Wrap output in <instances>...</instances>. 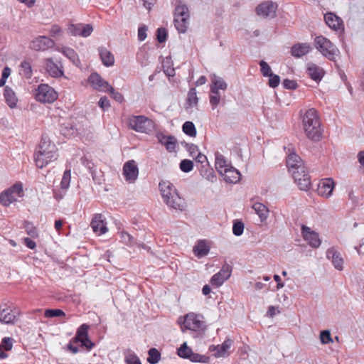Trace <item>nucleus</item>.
<instances>
[{
    "label": "nucleus",
    "mask_w": 364,
    "mask_h": 364,
    "mask_svg": "<svg viewBox=\"0 0 364 364\" xmlns=\"http://www.w3.org/2000/svg\"><path fill=\"white\" fill-rule=\"evenodd\" d=\"M57 152L58 149L55 144L51 141L47 135H42L34 154L36 166L43 168L48 164L55 161L58 158Z\"/></svg>",
    "instance_id": "f257e3e1"
},
{
    "label": "nucleus",
    "mask_w": 364,
    "mask_h": 364,
    "mask_svg": "<svg viewBox=\"0 0 364 364\" xmlns=\"http://www.w3.org/2000/svg\"><path fill=\"white\" fill-rule=\"evenodd\" d=\"M90 328V325L87 323L82 324L77 329L75 337L66 345L65 349L73 354L85 350L90 351L91 349V340L88 336Z\"/></svg>",
    "instance_id": "f03ea898"
},
{
    "label": "nucleus",
    "mask_w": 364,
    "mask_h": 364,
    "mask_svg": "<svg viewBox=\"0 0 364 364\" xmlns=\"http://www.w3.org/2000/svg\"><path fill=\"white\" fill-rule=\"evenodd\" d=\"M302 127L306 136L314 141H318L321 137V122L317 111L311 108L302 116Z\"/></svg>",
    "instance_id": "7ed1b4c3"
},
{
    "label": "nucleus",
    "mask_w": 364,
    "mask_h": 364,
    "mask_svg": "<svg viewBox=\"0 0 364 364\" xmlns=\"http://www.w3.org/2000/svg\"><path fill=\"white\" fill-rule=\"evenodd\" d=\"M314 44L321 53L330 60H335L336 56L339 53L337 47L324 36L316 37Z\"/></svg>",
    "instance_id": "20e7f679"
},
{
    "label": "nucleus",
    "mask_w": 364,
    "mask_h": 364,
    "mask_svg": "<svg viewBox=\"0 0 364 364\" xmlns=\"http://www.w3.org/2000/svg\"><path fill=\"white\" fill-rule=\"evenodd\" d=\"M189 10L188 7L180 3L175 9L174 24L179 33L186 32L189 22Z\"/></svg>",
    "instance_id": "39448f33"
},
{
    "label": "nucleus",
    "mask_w": 364,
    "mask_h": 364,
    "mask_svg": "<svg viewBox=\"0 0 364 364\" xmlns=\"http://www.w3.org/2000/svg\"><path fill=\"white\" fill-rule=\"evenodd\" d=\"M23 195V186L21 183H16L0 194V203L4 206H9L17 198Z\"/></svg>",
    "instance_id": "423d86ee"
},
{
    "label": "nucleus",
    "mask_w": 364,
    "mask_h": 364,
    "mask_svg": "<svg viewBox=\"0 0 364 364\" xmlns=\"http://www.w3.org/2000/svg\"><path fill=\"white\" fill-rule=\"evenodd\" d=\"M36 99L42 103H53L58 99V93L48 85L41 84L36 90Z\"/></svg>",
    "instance_id": "0eeeda50"
},
{
    "label": "nucleus",
    "mask_w": 364,
    "mask_h": 364,
    "mask_svg": "<svg viewBox=\"0 0 364 364\" xmlns=\"http://www.w3.org/2000/svg\"><path fill=\"white\" fill-rule=\"evenodd\" d=\"M129 127L138 132L148 133L153 128L151 120L144 116H132L129 119Z\"/></svg>",
    "instance_id": "6e6552de"
},
{
    "label": "nucleus",
    "mask_w": 364,
    "mask_h": 364,
    "mask_svg": "<svg viewBox=\"0 0 364 364\" xmlns=\"http://www.w3.org/2000/svg\"><path fill=\"white\" fill-rule=\"evenodd\" d=\"M290 173L301 190L307 191L310 188V176L306 171L305 166L303 170L293 169Z\"/></svg>",
    "instance_id": "1a4fd4ad"
},
{
    "label": "nucleus",
    "mask_w": 364,
    "mask_h": 364,
    "mask_svg": "<svg viewBox=\"0 0 364 364\" xmlns=\"http://www.w3.org/2000/svg\"><path fill=\"white\" fill-rule=\"evenodd\" d=\"M277 10V4L272 1L261 3L256 7V13L263 18H274Z\"/></svg>",
    "instance_id": "9d476101"
},
{
    "label": "nucleus",
    "mask_w": 364,
    "mask_h": 364,
    "mask_svg": "<svg viewBox=\"0 0 364 364\" xmlns=\"http://www.w3.org/2000/svg\"><path fill=\"white\" fill-rule=\"evenodd\" d=\"M232 267L231 265L228 263L223 264L220 272L212 277L210 280L211 284L217 287L221 286L230 278L232 274Z\"/></svg>",
    "instance_id": "9b49d317"
},
{
    "label": "nucleus",
    "mask_w": 364,
    "mask_h": 364,
    "mask_svg": "<svg viewBox=\"0 0 364 364\" xmlns=\"http://www.w3.org/2000/svg\"><path fill=\"white\" fill-rule=\"evenodd\" d=\"M122 174L127 182L136 181L139 176V168L134 160H129L124 164Z\"/></svg>",
    "instance_id": "f8f14e48"
},
{
    "label": "nucleus",
    "mask_w": 364,
    "mask_h": 364,
    "mask_svg": "<svg viewBox=\"0 0 364 364\" xmlns=\"http://www.w3.org/2000/svg\"><path fill=\"white\" fill-rule=\"evenodd\" d=\"M54 45L55 42L51 38L41 36L31 41L29 47L36 51H45L53 47Z\"/></svg>",
    "instance_id": "ddd939ff"
},
{
    "label": "nucleus",
    "mask_w": 364,
    "mask_h": 364,
    "mask_svg": "<svg viewBox=\"0 0 364 364\" xmlns=\"http://www.w3.org/2000/svg\"><path fill=\"white\" fill-rule=\"evenodd\" d=\"M203 316L194 313L188 314L183 321V326L186 329L198 331L202 328L203 322Z\"/></svg>",
    "instance_id": "4468645a"
},
{
    "label": "nucleus",
    "mask_w": 364,
    "mask_h": 364,
    "mask_svg": "<svg viewBox=\"0 0 364 364\" xmlns=\"http://www.w3.org/2000/svg\"><path fill=\"white\" fill-rule=\"evenodd\" d=\"M301 234L304 239L313 248H317L321 245V240L318 234L312 230L310 228L303 225L301 226Z\"/></svg>",
    "instance_id": "2eb2a0df"
},
{
    "label": "nucleus",
    "mask_w": 364,
    "mask_h": 364,
    "mask_svg": "<svg viewBox=\"0 0 364 364\" xmlns=\"http://www.w3.org/2000/svg\"><path fill=\"white\" fill-rule=\"evenodd\" d=\"M68 32L73 36L87 37L91 34V26L83 23H71L68 27Z\"/></svg>",
    "instance_id": "dca6fc26"
},
{
    "label": "nucleus",
    "mask_w": 364,
    "mask_h": 364,
    "mask_svg": "<svg viewBox=\"0 0 364 364\" xmlns=\"http://www.w3.org/2000/svg\"><path fill=\"white\" fill-rule=\"evenodd\" d=\"M43 66L46 72L53 77H59L63 75L62 65L55 63L51 58L43 60Z\"/></svg>",
    "instance_id": "f3484780"
},
{
    "label": "nucleus",
    "mask_w": 364,
    "mask_h": 364,
    "mask_svg": "<svg viewBox=\"0 0 364 364\" xmlns=\"http://www.w3.org/2000/svg\"><path fill=\"white\" fill-rule=\"evenodd\" d=\"M17 318V315L14 310L6 304L0 306V321L4 324L14 323Z\"/></svg>",
    "instance_id": "a211bd4d"
},
{
    "label": "nucleus",
    "mask_w": 364,
    "mask_h": 364,
    "mask_svg": "<svg viewBox=\"0 0 364 364\" xmlns=\"http://www.w3.org/2000/svg\"><path fill=\"white\" fill-rule=\"evenodd\" d=\"M108 231L105 218L100 213L95 214L92 218V232L101 235Z\"/></svg>",
    "instance_id": "6ab92c4d"
},
{
    "label": "nucleus",
    "mask_w": 364,
    "mask_h": 364,
    "mask_svg": "<svg viewBox=\"0 0 364 364\" xmlns=\"http://www.w3.org/2000/svg\"><path fill=\"white\" fill-rule=\"evenodd\" d=\"M326 24L333 30L343 31L344 30L343 20L333 13H327L324 16Z\"/></svg>",
    "instance_id": "aec40b11"
},
{
    "label": "nucleus",
    "mask_w": 364,
    "mask_h": 364,
    "mask_svg": "<svg viewBox=\"0 0 364 364\" xmlns=\"http://www.w3.org/2000/svg\"><path fill=\"white\" fill-rule=\"evenodd\" d=\"M334 188V182L331 178L322 179L318 183V193L326 198L331 196Z\"/></svg>",
    "instance_id": "412c9836"
},
{
    "label": "nucleus",
    "mask_w": 364,
    "mask_h": 364,
    "mask_svg": "<svg viewBox=\"0 0 364 364\" xmlns=\"http://www.w3.org/2000/svg\"><path fill=\"white\" fill-rule=\"evenodd\" d=\"M164 203L171 208L183 211L186 204L183 198H181L178 193H173L171 198L166 199Z\"/></svg>",
    "instance_id": "4be33fe9"
},
{
    "label": "nucleus",
    "mask_w": 364,
    "mask_h": 364,
    "mask_svg": "<svg viewBox=\"0 0 364 364\" xmlns=\"http://www.w3.org/2000/svg\"><path fill=\"white\" fill-rule=\"evenodd\" d=\"M287 166L289 172L293 171V169L303 170L304 169V161L299 156L295 153L289 154L287 158Z\"/></svg>",
    "instance_id": "5701e85b"
},
{
    "label": "nucleus",
    "mask_w": 364,
    "mask_h": 364,
    "mask_svg": "<svg viewBox=\"0 0 364 364\" xmlns=\"http://www.w3.org/2000/svg\"><path fill=\"white\" fill-rule=\"evenodd\" d=\"M92 87L100 92H107L111 87L108 82L105 81L97 73H92Z\"/></svg>",
    "instance_id": "b1692460"
},
{
    "label": "nucleus",
    "mask_w": 364,
    "mask_h": 364,
    "mask_svg": "<svg viewBox=\"0 0 364 364\" xmlns=\"http://www.w3.org/2000/svg\"><path fill=\"white\" fill-rule=\"evenodd\" d=\"M326 257L331 259L334 267L338 270L343 269V259L340 253L335 250L333 247L329 248L326 252Z\"/></svg>",
    "instance_id": "393cba45"
},
{
    "label": "nucleus",
    "mask_w": 364,
    "mask_h": 364,
    "mask_svg": "<svg viewBox=\"0 0 364 364\" xmlns=\"http://www.w3.org/2000/svg\"><path fill=\"white\" fill-rule=\"evenodd\" d=\"M311 50V46L306 43H298L291 48V54L295 58H301L306 55Z\"/></svg>",
    "instance_id": "a878e982"
},
{
    "label": "nucleus",
    "mask_w": 364,
    "mask_h": 364,
    "mask_svg": "<svg viewBox=\"0 0 364 364\" xmlns=\"http://www.w3.org/2000/svg\"><path fill=\"white\" fill-rule=\"evenodd\" d=\"M99 56L102 64L106 67H109L114 63V57L113 54L105 47L98 48Z\"/></svg>",
    "instance_id": "bb28decb"
},
{
    "label": "nucleus",
    "mask_w": 364,
    "mask_h": 364,
    "mask_svg": "<svg viewBox=\"0 0 364 364\" xmlns=\"http://www.w3.org/2000/svg\"><path fill=\"white\" fill-rule=\"evenodd\" d=\"M210 80L212 82L210 85V91L213 94H217V90H225L228 87V85L225 80L215 74L210 76Z\"/></svg>",
    "instance_id": "cd10ccee"
},
{
    "label": "nucleus",
    "mask_w": 364,
    "mask_h": 364,
    "mask_svg": "<svg viewBox=\"0 0 364 364\" xmlns=\"http://www.w3.org/2000/svg\"><path fill=\"white\" fill-rule=\"evenodd\" d=\"M222 176L224 177V180L228 183H235L240 181V173L232 166L228 167V170H225Z\"/></svg>",
    "instance_id": "c85d7f7f"
},
{
    "label": "nucleus",
    "mask_w": 364,
    "mask_h": 364,
    "mask_svg": "<svg viewBox=\"0 0 364 364\" xmlns=\"http://www.w3.org/2000/svg\"><path fill=\"white\" fill-rule=\"evenodd\" d=\"M159 188L164 202L171 197L173 193H177L174 186L169 181H161L159 183Z\"/></svg>",
    "instance_id": "c756f323"
},
{
    "label": "nucleus",
    "mask_w": 364,
    "mask_h": 364,
    "mask_svg": "<svg viewBox=\"0 0 364 364\" xmlns=\"http://www.w3.org/2000/svg\"><path fill=\"white\" fill-rule=\"evenodd\" d=\"M232 344L230 339L225 340L222 345L213 346V351H215L214 356L215 358L225 357L228 355V351Z\"/></svg>",
    "instance_id": "7c9ffc66"
},
{
    "label": "nucleus",
    "mask_w": 364,
    "mask_h": 364,
    "mask_svg": "<svg viewBox=\"0 0 364 364\" xmlns=\"http://www.w3.org/2000/svg\"><path fill=\"white\" fill-rule=\"evenodd\" d=\"M307 73L312 80L318 81L321 80L323 70L316 64L311 63L308 64Z\"/></svg>",
    "instance_id": "2f4dec72"
},
{
    "label": "nucleus",
    "mask_w": 364,
    "mask_h": 364,
    "mask_svg": "<svg viewBox=\"0 0 364 364\" xmlns=\"http://www.w3.org/2000/svg\"><path fill=\"white\" fill-rule=\"evenodd\" d=\"M159 141L166 146L169 152L175 151L176 139L173 136L159 135L158 136Z\"/></svg>",
    "instance_id": "473e14b6"
},
{
    "label": "nucleus",
    "mask_w": 364,
    "mask_h": 364,
    "mask_svg": "<svg viewBox=\"0 0 364 364\" xmlns=\"http://www.w3.org/2000/svg\"><path fill=\"white\" fill-rule=\"evenodd\" d=\"M4 96L8 106L10 108L13 109L16 107L18 99L15 92L11 87L6 86L4 88Z\"/></svg>",
    "instance_id": "72a5a7b5"
},
{
    "label": "nucleus",
    "mask_w": 364,
    "mask_h": 364,
    "mask_svg": "<svg viewBox=\"0 0 364 364\" xmlns=\"http://www.w3.org/2000/svg\"><path fill=\"white\" fill-rule=\"evenodd\" d=\"M252 208L255 213L258 215L261 222H264L267 220L269 216V209L267 206L261 203H255L252 205Z\"/></svg>",
    "instance_id": "f704fd0d"
},
{
    "label": "nucleus",
    "mask_w": 364,
    "mask_h": 364,
    "mask_svg": "<svg viewBox=\"0 0 364 364\" xmlns=\"http://www.w3.org/2000/svg\"><path fill=\"white\" fill-rule=\"evenodd\" d=\"M60 52L66 56L74 65L77 67H80V60L76 52L70 48L63 47Z\"/></svg>",
    "instance_id": "c9c22d12"
},
{
    "label": "nucleus",
    "mask_w": 364,
    "mask_h": 364,
    "mask_svg": "<svg viewBox=\"0 0 364 364\" xmlns=\"http://www.w3.org/2000/svg\"><path fill=\"white\" fill-rule=\"evenodd\" d=\"M230 164H228L225 159V157L217 153L215 154V166L217 170V171L221 175L223 172H224L225 170H228V167H230Z\"/></svg>",
    "instance_id": "e433bc0d"
},
{
    "label": "nucleus",
    "mask_w": 364,
    "mask_h": 364,
    "mask_svg": "<svg viewBox=\"0 0 364 364\" xmlns=\"http://www.w3.org/2000/svg\"><path fill=\"white\" fill-rule=\"evenodd\" d=\"M209 251L210 247L204 241H200L198 245L193 247L194 254L199 258L207 255Z\"/></svg>",
    "instance_id": "4c0bfd02"
},
{
    "label": "nucleus",
    "mask_w": 364,
    "mask_h": 364,
    "mask_svg": "<svg viewBox=\"0 0 364 364\" xmlns=\"http://www.w3.org/2000/svg\"><path fill=\"white\" fill-rule=\"evenodd\" d=\"M198 102V98L196 95V90L195 88H191L188 93V97H187V104L188 106L186 107V109L196 105Z\"/></svg>",
    "instance_id": "58836bf2"
},
{
    "label": "nucleus",
    "mask_w": 364,
    "mask_h": 364,
    "mask_svg": "<svg viewBox=\"0 0 364 364\" xmlns=\"http://www.w3.org/2000/svg\"><path fill=\"white\" fill-rule=\"evenodd\" d=\"M183 132L190 136H192V137H194L196 136V134H197V132H196V127L194 125V124L192 122H186L183 124Z\"/></svg>",
    "instance_id": "ea45409f"
},
{
    "label": "nucleus",
    "mask_w": 364,
    "mask_h": 364,
    "mask_svg": "<svg viewBox=\"0 0 364 364\" xmlns=\"http://www.w3.org/2000/svg\"><path fill=\"white\" fill-rule=\"evenodd\" d=\"M148 353L149 358H147V360L149 363L156 364L159 363L161 359V354L157 349L152 348L149 350Z\"/></svg>",
    "instance_id": "a19ab883"
},
{
    "label": "nucleus",
    "mask_w": 364,
    "mask_h": 364,
    "mask_svg": "<svg viewBox=\"0 0 364 364\" xmlns=\"http://www.w3.org/2000/svg\"><path fill=\"white\" fill-rule=\"evenodd\" d=\"M21 70L26 78H31L33 74L31 63L27 60H23L20 65Z\"/></svg>",
    "instance_id": "79ce46f5"
},
{
    "label": "nucleus",
    "mask_w": 364,
    "mask_h": 364,
    "mask_svg": "<svg viewBox=\"0 0 364 364\" xmlns=\"http://www.w3.org/2000/svg\"><path fill=\"white\" fill-rule=\"evenodd\" d=\"M71 179V173L70 170H66L63 176L61 182H60V188L61 189H68L70 186Z\"/></svg>",
    "instance_id": "37998d69"
},
{
    "label": "nucleus",
    "mask_w": 364,
    "mask_h": 364,
    "mask_svg": "<svg viewBox=\"0 0 364 364\" xmlns=\"http://www.w3.org/2000/svg\"><path fill=\"white\" fill-rule=\"evenodd\" d=\"M192 350L187 346L186 343H184L181 345V346L178 349V355L181 358H187L190 357L191 354Z\"/></svg>",
    "instance_id": "c03bdc74"
},
{
    "label": "nucleus",
    "mask_w": 364,
    "mask_h": 364,
    "mask_svg": "<svg viewBox=\"0 0 364 364\" xmlns=\"http://www.w3.org/2000/svg\"><path fill=\"white\" fill-rule=\"evenodd\" d=\"M44 315L46 318L60 317L65 316V312L61 309H46Z\"/></svg>",
    "instance_id": "a18cd8bd"
},
{
    "label": "nucleus",
    "mask_w": 364,
    "mask_h": 364,
    "mask_svg": "<svg viewBox=\"0 0 364 364\" xmlns=\"http://www.w3.org/2000/svg\"><path fill=\"white\" fill-rule=\"evenodd\" d=\"M24 228L26 233L33 238H36L38 236L36 228L33 226L31 223L25 222Z\"/></svg>",
    "instance_id": "49530a36"
},
{
    "label": "nucleus",
    "mask_w": 364,
    "mask_h": 364,
    "mask_svg": "<svg viewBox=\"0 0 364 364\" xmlns=\"http://www.w3.org/2000/svg\"><path fill=\"white\" fill-rule=\"evenodd\" d=\"M180 168L185 173H188L193 168V162L191 160L184 159L180 163Z\"/></svg>",
    "instance_id": "de8ad7c7"
},
{
    "label": "nucleus",
    "mask_w": 364,
    "mask_h": 364,
    "mask_svg": "<svg viewBox=\"0 0 364 364\" xmlns=\"http://www.w3.org/2000/svg\"><path fill=\"white\" fill-rule=\"evenodd\" d=\"M244 223L241 221H235L232 226V232L236 236H240L244 231Z\"/></svg>",
    "instance_id": "09e8293b"
},
{
    "label": "nucleus",
    "mask_w": 364,
    "mask_h": 364,
    "mask_svg": "<svg viewBox=\"0 0 364 364\" xmlns=\"http://www.w3.org/2000/svg\"><path fill=\"white\" fill-rule=\"evenodd\" d=\"M13 347V339L10 337H5L2 339L0 344V348L9 351L12 349Z\"/></svg>",
    "instance_id": "8fccbe9b"
},
{
    "label": "nucleus",
    "mask_w": 364,
    "mask_h": 364,
    "mask_svg": "<svg viewBox=\"0 0 364 364\" xmlns=\"http://www.w3.org/2000/svg\"><path fill=\"white\" fill-rule=\"evenodd\" d=\"M320 340L321 343L327 344L333 342V339L331 338V332L328 330H324L321 331L320 333Z\"/></svg>",
    "instance_id": "3c124183"
},
{
    "label": "nucleus",
    "mask_w": 364,
    "mask_h": 364,
    "mask_svg": "<svg viewBox=\"0 0 364 364\" xmlns=\"http://www.w3.org/2000/svg\"><path fill=\"white\" fill-rule=\"evenodd\" d=\"M259 65L261 68V73L264 76L268 77L269 75H271L273 73L272 72L270 66L264 60H261L259 62Z\"/></svg>",
    "instance_id": "603ef678"
},
{
    "label": "nucleus",
    "mask_w": 364,
    "mask_h": 364,
    "mask_svg": "<svg viewBox=\"0 0 364 364\" xmlns=\"http://www.w3.org/2000/svg\"><path fill=\"white\" fill-rule=\"evenodd\" d=\"M167 31L164 28H159L156 31V38L159 43H164L166 41Z\"/></svg>",
    "instance_id": "864d4df0"
},
{
    "label": "nucleus",
    "mask_w": 364,
    "mask_h": 364,
    "mask_svg": "<svg viewBox=\"0 0 364 364\" xmlns=\"http://www.w3.org/2000/svg\"><path fill=\"white\" fill-rule=\"evenodd\" d=\"M268 77H269L268 84L271 87L275 88L279 85L280 77L279 75L272 73Z\"/></svg>",
    "instance_id": "5fc2aeb1"
},
{
    "label": "nucleus",
    "mask_w": 364,
    "mask_h": 364,
    "mask_svg": "<svg viewBox=\"0 0 364 364\" xmlns=\"http://www.w3.org/2000/svg\"><path fill=\"white\" fill-rule=\"evenodd\" d=\"M107 92H109L112 97L117 102H123L124 97L122 96V95L120 92L116 91L112 86Z\"/></svg>",
    "instance_id": "6e6d98bb"
},
{
    "label": "nucleus",
    "mask_w": 364,
    "mask_h": 364,
    "mask_svg": "<svg viewBox=\"0 0 364 364\" xmlns=\"http://www.w3.org/2000/svg\"><path fill=\"white\" fill-rule=\"evenodd\" d=\"M52 37L57 38L63 35V30L58 25H53L50 31Z\"/></svg>",
    "instance_id": "4d7b16f0"
},
{
    "label": "nucleus",
    "mask_w": 364,
    "mask_h": 364,
    "mask_svg": "<svg viewBox=\"0 0 364 364\" xmlns=\"http://www.w3.org/2000/svg\"><path fill=\"white\" fill-rule=\"evenodd\" d=\"M283 85L284 88L289 90H296L298 87V85L295 80L285 79L283 81Z\"/></svg>",
    "instance_id": "13d9d810"
},
{
    "label": "nucleus",
    "mask_w": 364,
    "mask_h": 364,
    "mask_svg": "<svg viewBox=\"0 0 364 364\" xmlns=\"http://www.w3.org/2000/svg\"><path fill=\"white\" fill-rule=\"evenodd\" d=\"M67 189L55 188L53 190V196L57 200H60L64 198L66 194Z\"/></svg>",
    "instance_id": "bf43d9fd"
},
{
    "label": "nucleus",
    "mask_w": 364,
    "mask_h": 364,
    "mask_svg": "<svg viewBox=\"0 0 364 364\" xmlns=\"http://www.w3.org/2000/svg\"><path fill=\"white\" fill-rule=\"evenodd\" d=\"M99 107L103 110L107 109L110 107L109 101L107 97H102L98 102Z\"/></svg>",
    "instance_id": "052dcab7"
},
{
    "label": "nucleus",
    "mask_w": 364,
    "mask_h": 364,
    "mask_svg": "<svg viewBox=\"0 0 364 364\" xmlns=\"http://www.w3.org/2000/svg\"><path fill=\"white\" fill-rule=\"evenodd\" d=\"M187 358L190 359L192 362H204L205 361V356L201 355L198 353H195L193 351L191 352V354L190 355V357H188Z\"/></svg>",
    "instance_id": "680f3d73"
},
{
    "label": "nucleus",
    "mask_w": 364,
    "mask_h": 364,
    "mask_svg": "<svg viewBox=\"0 0 364 364\" xmlns=\"http://www.w3.org/2000/svg\"><path fill=\"white\" fill-rule=\"evenodd\" d=\"M220 101V96L219 95L218 90H217V94H213L210 97V103L213 106H217Z\"/></svg>",
    "instance_id": "e2e57ef3"
},
{
    "label": "nucleus",
    "mask_w": 364,
    "mask_h": 364,
    "mask_svg": "<svg viewBox=\"0 0 364 364\" xmlns=\"http://www.w3.org/2000/svg\"><path fill=\"white\" fill-rule=\"evenodd\" d=\"M146 26H144L139 28L138 30V38L139 41H143L146 38Z\"/></svg>",
    "instance_id": "0e129e2a"
},
{
    "label": "nucleus",
    "mask_w": 364,
    "mask_h": 364,
    "mask_svg": "<svg viewBox=\"0 0 364 364\" xmlns=\"http://www.w3.org/2000/svg\"><path fill=\"white\" fill-rule=\"evenodd\" d=\"M196 161L197 163H200L202 164V167H204L203 164H208V159L205 155L198 153V154L196 156Z\"/></svg>",
    "instance_id": "69168bd1"
},
{
    "label": "nucleus",
    "mask_w": 364,
    "mask_h": 364,
    "mask_svg": "<svg viewBox=\"0 0 364 364\" xmlns=\"http://www.w3.org/2000/svg\"><path fill=\"white\" fill-rule=\"evenodd\" d=\"M127 364H141L139 359L134 355H129L126 358Z\"/></svg>",
    "instance_id": "338daca9"
},
{
    "label": "nucleus",
    "mask_w": 364,
    "mask_h": 364,
    "mask_svg": "<svg viewBox=\"0 0 364 364\" xmlns=\"http://www.w3.org/2000/svg\"><path fill=\"white\" fill-rule=\"evenodd\" d=\"M23 242L24 245L31 250H34L36 247V243L29 237H25Z\"/></svg>",
    "instance_id": "774afa93"
}]
</instances>
